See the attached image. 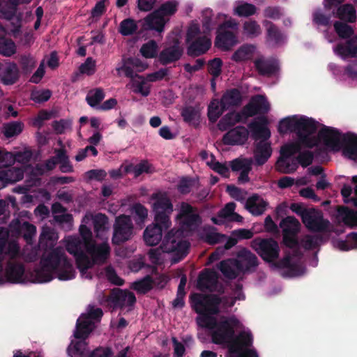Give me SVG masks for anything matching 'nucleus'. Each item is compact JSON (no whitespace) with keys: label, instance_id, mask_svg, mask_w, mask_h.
<instances>
[{"label":"nucleus","instance_id":"1","mask_svg":"<svg viewBox=\"0 0 357 357\" xmlns=\"http://www.w3.org/2000/svg\"><path fill=\"white\" fill-rule=\"evenodd\" d=\"M40 264V268L36 271V278L39 282H50L54 274L59 280H71L75 276L73 264L61 247H56L43 254Z\"/></svg>","mask_w":357,"mask_h":357},{"label":"nucleus","instance_id":"2","mask_svg":"<svg viewBox=\"0 0 357 357\" xmlns=\"http://www.w3.org/2000/svg\"><path fill=\"white\" fill-rule=\"evenodd\" d=\"M240 324L239 320L235 317H229L217 322L215 328L211 332V340L215 344L225 345L227 353L236 351V345L248 340L246 334L248 331H242L235 334V330Z\"/></svg>","mask_w":357,"mask_h":357},{"label":"nucleus","instance_id":"3","mask_svg":"<svg viewBox=\"0 0 357 357\" xmlns=\"http://www.w3.org/2000/svg\"><path fill=\"white\" fill-rule=\"evenodd\" d=\"M111 253V248L107 242L96 243L95 241L89 244L84 250L73 255L75 259L77 268L80 273L86 278L91 279V273L88 270L95 265H102L107 263Z\"/></svg>","mask_w":357,"mask_h":357},{"label":"nucleus","instance_id":"4","mask_svg":"<svg viewBox=\"0 0 357 357\" xmlns=\"http://www.w3.org/2000/svg\"><path fill=\"white\" fill-rule=\"evenodd\" d=\"M178 8V2L176 0H168L162 3L139 21L142 31H155L159 33L163 32L166 24L177 12Z\"/></svg>","mask_w":357,"mask_h":357},{"label":"nucleus","instance_id":"5","mask_svg":"<svg viewBox=\"0 0 357 357\" xmlns=\"http://www.w3.org/2000/svg\"><path fill=\"white\" fill-rule=\"evenodd\" d=\"M319 123L312 118L296 115L282 119L279 122L278 132L285 134L288 132H296L298 137L301 135H311L318 128Z\"/></svg>","mask_w":357,"mask_h":357},{"label":"nucleus","instance_id":"6","mask_svg":"<svg viewBox=\"0 0 357 357\" xmlns=\"http://www.w3.org/2000/svg\"><path fill=\"white\" fill-rule=\"evenodd\" d=\"M181 233L174 229L169 230L164 236L160 248L163 252L173 253L172 263L176 264L186 257L190 243L181 236Z\"/></svg>","mask_w":357,"mask_h":357},{"label":"nucleus","instance_id":"7","mask_svg":"<svg viewBox=\"0 0 357 357\" xmlns=\"http://www.w3.org/2000/svg\"><path fill=\"white\" fill-rule=\"evenodd\" d=\"M154 221L161 222L165 226H171L170 215L174 211V206L167 192L158 191L151 195Z\"/></svg>","mask_w":357,"mask_h":357},{"label":"nucleus","instance_id":"8","mask_svg":"<svg viewBox=\"0 0 357 357\" xmlns=\"http://www.w3.org/2000/svg\"><path fill=\"white\" fill-rule=\"evenodd\" d=\"M191 307L197 314L218 315L222 298L214 294H193L190 296Z\"/></svg>","mask_w":357,"mask_h":357},{"label":"nucleus","instance_id":"9","mask_svg":"<svg viewBox=\"0 0 357 357\" xmlns=\"http://www.w3.org/2000/svg\"><path fill=\"white\" fill-rule=\"evenodd\" d=\"M103 312L100 307L89 306L87 314H82L77 320L74 337L76 339L87 338L94 328L93 321H100Z\"/></svg>","mask_w":357,"mask_h":357},{"label":"nucleus","instance_id":"10","mask_svg":"<svg viewBox=\"0 0 357 357\" xmlns=\"http://www.w3.org/2000/svg\"><path fill=\"white\" fill-rule=\"evenodd\" d=\"M133 235L134 225L131 218L125 214L116 217L113 225L112 244L120 245L130 240Z\"/></svg>","mask_w":357,"mask_h":357},{"label":"nucleus","instance_id":"11","mask_svg":"<svg viewBox=\"0 0 357 357\" xmlns=\"http://www.w3.org/2000/svg\"><path fill=\"white\" fill-rule=\"evenodd\" d=\"M177 219L180 220L183 229L189 231L196 230L202 223V218L197 208L185 202L181 204Z\"/></svg>","mask_w":357,"mask_h":357},{"label":"nucleus","instance_id":"12","mask_svg":"<svg viewBox=\"0 0 357 357\" xmlns=\"http://www.w3.org/2000/svg\"><path fill=\"white\" fill-rule=\"evenodd\" d=\"M280 227L282 230L284 245L289 248L298 246L297 234L301 229L299 221L294 216H287L280 221Z\"/></svg>","mask_w":357,"mask_h":357},{"label":"nucleus","instance_id":"13","mask_svg":"<svg viewBox=\"0 0 357 357\" xmlns=\"http://www.w3.org/2000/svg\"><path fill=\"white\" fill-rule=\"evenodd\" d=\"M253 244L255 250L265 261L272 262L279 257V245L273 238H257Z\"/></svg>","mask_w":357,"mask_h":357},{"label":"nucleus","instance_id":"14","mask_svg":"<svg viewBox=\"0 0 357 357\" xmlns=\"http://www.w3.org/2000/svg\"><path fill=\"white\" fill-rule=\"evenodd\" d=\"M79 236H69L66 239V248L68 253L75 255L79 250H84L86 246L94 242L92 238L91 229L84 225H81L79 229Z\"/></svg>","mask_w":357,"mask_h":357},{"label":"nucleus","instance_id":"15","mask_svg":"<svg viewBox=\"0 0 357 357\" xmlns=\"http://www.w3.org/2000/svg\"><path fill=\"white\" fill-rule=\"evenodd\" d=\"M197 287L201 291L223 292V287L218 281V274L209 268H205L199 273Z\"/></svg>","mask_w":357,"mask_h":357},{"label":"nucleus","instance_id":"16","mask_svg":"<svg viewBox=\"0 0 357 357\" xmlns=\"http://www.w3.org/2000/svg\"><path fill=\"white\" fill-rule=\"evenodd\" d=\"M302 222L308 230L315 232L327 231L331 225L329 220L324 218L321 211L314 208H310V211L305 213Z\"/></svg>","mask_w":357,"mask_h":357},{"label":"nucleus","instance_id":"17","mask_svg":"<svg viewBox=\"0 0 357 357\" xmlns=\"http://www.w3.org/2000/svg\"><path fill=\"white\" fill-rule=\"evenodd\" d=\"M265 27V43L271 48L282 46L287 41L286 34L273 22L264 20L262 22Z\"/></svg>","mask_w":357,"mask_h":357},{"label":"nucleus","instance_id":"18","mask_svg":"<svg viewBox=\"0 0 357 357\" xmlns=\"http://www.w3.org/2000/svg\"><path fill=\"white\" fill-rule=\"evenodd\" d=\"M237 259H233L238 271L246 273L252 271L259 265L257 257L247 248L241 249L236 254Z\"/></svg>","mask_w":357,"mask_h":357},{"label":"nucleus","instance_id":"19","mask_svg":"<svg viewBox=\"0 0 357 357\" xmlns=\"http://www.w3.org/2000/svg\"><path fill=\"white\" fill-rule=\"evenodd\" d=\"M344 135H342L338 129L325 125H322L321 128L318 132V137L323 141L324 144L326 146L337 151L341 148L342 145L344 146L342 141Z\"/></svg>","mask_w":357,"mask_h":357},{"label":"nucleus","instance_id":"20","mask_svg":"<svg viewBox=\"0 0 357 357\" xmlns=\"http://www.w3.org/2000/svg\"><path fill=\"white\" fill-rule=\"evenodd\" d=\"M171 226H165L161 222L154 221L145 229L143 238L146 245L154 246L158 245L162 240L163 232L166 231Z\"/></svg>","mask_w":357,"mask_h":357},{"label":"nucleus","instance_id":"21","mask_svg":"<svg viewBox=\"0 0 357 357\" xmlns=\"http://www.w3.org/2000/svg\"><path fill=\"white\" fill-rule=\"evenodd\" d=\"M249 136L248 129L244 126H236L226 132L222 137V142L225 145H243Z\"/></svg>","mask_w":357,"mask_h":357},{"label":"nucleus","instance_id":"22","mask_svg":"<svg viewBox=\"0 0 357 357\" xmlns=\"http://www.w3.org/2000/svg\"><path fill=\"white\" fill-rule=\"evenodd\" d=\"M215 46L223 51H229L238 43L237 33L230 30L217 29Z\"/></svg>","mask_w":357,"mask_h":357},{"label":"nucleus","instance_id":"23","mask_svg":"<svg viewBox=\"0 0 357 357\" xmlns=\"http://www.w3.org/2000/svg\"><path fill=\"white\" fill-rule=\"evenodd\" d=\"M187 54L190 57H198L207 52L211 47V40L206 36H202L188 44Z\"/></svg>","mask_w":357,"mask_h":357},{"label":"nucleus","instance_id":"24","mask_svg":"<svg viewBox=\"0 0 357 357\" xmlns=\"http://www.w3.org/2000/svg\"><path fill=\"white\" fill-rule=\"evenodd\" d=\"M254 66L258 74L264 77H271L279 71V66L276 61L263 57L256 59L254 61Z\"/></svg>","mask_w":357,"mask_h":357},{"label":"nucleus","instance_id":"25","mask_svg":"<svg viewBox=\"0 0 357 357\" xmlns=\"http://www.w3.org/2000/svg\"><path fill=\"white\" fill-rule=\"evenodd\" d=\"M183 54V48L176 43L163 49L159 54L158 60L162 65L166 66L178 61Z\"/></svg>","mask_w":357,"mask_h":357},{"label":"nucleus","instance_id":"26","mask_svg":"<svg viewBox=\"0 0 357 357\" xmlns=\"http://www.w3.org/2000/svg\"><path fill=\"white\" fill-rule=\"evenodd\" d=\"M19 77V69L15 63H8L0 66V80L4 85L15 84Z\"/></svg>","mask_w":357,"mask_h":357},{"label":"nucleus","instance_id":"27","mask_svg":"<svg viewBox=\"0 0 357 357\" xmlns=\"http://www.w3.org/2000/svg\"><path fill=\"white\" fill-rule=\"evenodd\" d=\"M266 123L267 120L264 116L259 117L257 121L250 123L248 128L250 130L252 138L256 140L268 139L271 137V131L266 126Z\"/></svg>","mask_w":357,"mask_h":357},{"label":"nucleus","instance_id":"28","mask_svg":"<svg viewBox=\"0 0 357 357\" xmlns=\"http://www.w3.org/2000/svg\"><path fill=\"white\" fill-rule=\"evenodd\" d=\"M246 336L248 340L245 342V344L244 343L236 344L235 346L236 351L227 354L226 357H259L257 351L254 349H250L253 344L252 333L248 331Z\"/></svg>","mask_w":357,"mask_h":357},{"label":"nucleus","instance_id":"29","mask_svg":"<svg viewBox=\"0 0 357 357\" xmlns=\"http://www.w3.org/2000/svg\"><path fill=\"white\" fill-rule=\"evenodd\" d=\"M336 54L342 59L357 57V35L349 38L345 43H340L334 47Z\"/></svg>","mask_w":357,"mask_h":357},{"label":"nucleus","instance_id":"30","mask_svg":"<svg viewBox=\"0 0 357 357\" xmlns=\"http://www.w3.org/2000/svg\"><path fill=\"white\" fill-rule=\"evenodd\" d=\"M268 202L261 196L254 194L246 200L245 208L253 215L263 214L266 209Z\"/></svg>","mask_w":357,"mask_h":357},{"label":"nucleus","instance_id":"31","mask_svg":"<svg viewBox=\"0 0 357 357\" xmlns=\"http://www.w3.org/2000/svg\"><path fill=\"white\" fill-rule=\"evenodd\" d=\"M24 271V266L22 264L8 263L6 268L5 276L9 282L20 283L23 282Z\"/></svg>","mask_w":357,"mask_h":357},{"label":"nucleus","instance_id":"32","mask_svg":"<svg viewBox=\"0 0 357 357\" xmlns=\"http://www.w3.org/2000/svg\"><path fill=\"white\" fill-rule=\"evenodd\" d=\"M241 102V93L236 88L227 89L220 99V104L222 105L223 108L227 109L231 107L238 106Z\"/></svg>","mask_w":357,"mask_h":357},{"label":"nucleus","instance_id":"33","mask_svg":"<svg viewBox=\"0 0 357 357\" xmlns=\"http://www.w3.org/2000/svg\"><path fill=\"white\" fill-rule=\"evenodd\" d=\"M275 267L282 269L284 277H294L299 275L300 269L297 264L291 261L290 256H286L275 264Z\"/></svg>","mask_w":357,"mask_h":357},{"label":"nucleus","instance_id":"34","mask_svg":"<svg viewBox=\"0 0 357 357\" xmlns=\"http://www.w3.org/2000/svg\"><path fill=\"white\" fill-rule=\"evenodd\" d=\"M333 15L342 21L350 23L354 22L356 19V9L353 5L349 3L338 6L336 10H333Z\"/></svg>","mask_w":357,"mask_h":357},{"label":"nucleus","instance_id":"35","mask_svg":"<svg viewBox=\"0 0 357 357\" xmlns=\"http://www.w3.org/2000/svg\"><path fill=\"white\" fill-rule=\"evenodd\" d=\"M272 153L271 144L264 142L257 144L255 152V159L257 165L261 166L266 162Z\"/></svg>","mask_w":357,"mask_h":357},{"label":"nucleus","instance_id":"36","mask_svg":"<svg viewBox=\"0 0 357 357\" xmlns=\"http://www.w3.org/2000/svg\"><path fill=\"white\" fill-rule=\"evenodd\" d=\"M242 121H245V120L241 112H230L219 121L218 128L221 131H225L234 126L236 123Z\"/></svg>","mask_w":357,"mask_h":357},{"label":"nucleus","instance_id":"37","mask_svg":"<svg viewBox=\"0 0 357 357\" xmlns=\"http://www.w3.org/2000/svg\"><path fill=\"white\" fill-rule=\"evenodd\" d=\"M337 216L340 218L344 225L351 228L357 226V211L349 209L347 206H340L337 209Z\"/></svg>","mask_w":357,"mask_h":357},{"label":"nucleus","instance_id":"38","mask_svg":"<svg viewBox=\"0 0 357 357\" xmlns=\"http://www.w3.org/2000/svg\"><path fill=\"white\" fill-rule=\"evenodd\" d=\"M344 147L343 152L351 159L357 158V135L347 133L342 138Z\"/></svg>","mask_w":357,"mask_h":357},{"label":"nucleus","instance_id":"39","mask_svg":"<svg viewBox=\"0 0 357 357\" xmlns=\"http://www.w3.org/2000/svg\"><path fill=\"white\" fill-rule=\"evenodd\" d=\"M23 176L24 173L20 169L14 171L11 169L8 171L0 170V189L4 187V183L20 181L23 178Z\"/></svg>","mask_w":357,"mask_h":357},{"label":"nucleus","instance_id":"40","mask_svg":"<svg viewBox=\"0 0 357 357\" xmlns=\"http://www.w3.org/2000/svg\"><path fill=\"white\" fill-rule=\"evenodd\" d=\"M139 60L134 59L133 58L129 57L124 61L123 64L116 70L118 71H123L126 77L130 78L131 82L135 78L142 79V76L139 75L134 72L132 66H138Z\"/></svg>","mask_w":357,"mask_h":357},{"label":"nucleus","instance_id":"41","mask_svg":"<svg viewBox=\"0 0 357 357\" xmlns=\"http://www.w3.org/2000/svg\"><path fill=\"white\" fill-rule=\"evenodd\" d=\"M255 50V47L250 44L241 45L231 56V59L236 62L246 61L250 58Z\"/></svg>","mask_w":357,"mask_h":357},{"label":"nucleus","instance_id":"42","mask_svg":"<svg viewBox=\"0 0 357 357\" xmlns=\"http://www.w3.org/2000/svg\"><path fill=\"white\" fill-rule=\"evenodd\" d=\"M233 259L221 261L218 265V268L222 275L229 280L236 279L241 273L237 269L235 270L236 268L234 265Z\"/></svg>","mask_w":357,"mask_h":357},{"label":"nucleus","instance_id":"43","mask_svg":"<svg viewBox=\"0 0 357 357\" xmlns=\"http://www.w3.org/2000/svg\"><path fill=\"white\" fill-rule=\"evenodd\" d=\"M154 280L149 275L142 279L135 281L132 284L131 287L139 294H146L153 289Z\"/></svg>","mask_w":357,"mask_h":357},{"label":"nucleus","instance_id":"44","mask_svg":"<svg viewBox=\"0 0 357 357\" xmlns=\"http://www.w3.org/2000/svg\"><path fill=\"white\" fill-rule=\"evenodd\" d=\"M137 29L136 21L132 18H126L120 22L119 32L123 36H128L135 33Z\"/></svg>","mask_w":357,"mask_h":357},{"label":"nucleus","instance_id":"45","mask_svg":"<svg viewBox=\"0 0 357 357\" xmlns=\"http://www.w3.org/2000/svg\"><path fill=\"white\" fill-rule=\"evenodd\" d=\"M23 128V123L20 121H12L3 126V133L6 137L11 138L20 135L22 132Z\"/></svg>","mask_w":357,"mask_h":357},{"label":"nucleus","instance_id":"46","mask_svg":"<svg viewBox=\"0 0 357 357\" xmlns=\"http://www.w3.org/2000/svg\"><path fill=\"white\" fill-rule=\"evenodd\" d=\"M108 217L101 213H98L94 216L93 219V229L97 236H99L101 233L108 229Z\"/></svg>","mask_w":357,"mask_h":357},{"label":"nucleus","instance_id":"47","mask_svg":"<svg viewBox=\"0 0 357 357\" xmlns=\"http://www.w3.org/2000/svg\"><path fill=\"white\" fill-rule=\"evenodd\" d=\"M243 29L244 33L251 38L259 36L261 33L260 25L253 20L245 21L243 24Z\"/></svg>","mask_w":357,"mask_h":357},{"label":"nucleus","instance_id":"48","mask_svg":"<svg viewBox=\"0 0 357 357\" xmlns=\"http://www.w3.org/2000/svg\"><path fill=\"white\" fill-rule=\"evenodd\" d=\"M252 163L251 158L241 156L230 161L229 166L232 172H241L248 167H252Z\"/></svg>","mask_w":357,"mask_h":357},{"label":"nucleus","instance_id":"49","mask_svg":"<svg viewBox=\"0 0 357 357\" xmlns=\"http://www.w3.org/2000/svg\"><path fill=\"white\" fill-rule=\"evenodd\" d=\"M323 241L321 235H305L301 241L302 247L306 250L318 248Z\"/></svg>","mask_w":357,"mask_h":357},{"label":"nucleus","instance_id":"50","mask_svg":"<svg viewBox=\"0 0 357 357\" xmlns=\"http://www.w3.org/2000/svg\"><path fill=\"white\" fill-rule=\"evenodd\" d=\"M227 109H225L220 102H216L215 100L211 102L208 107V120L215 123Z\"/></svg>","mask_w":357,"mask_h":357},{"label":"nucleus","instance_id":"51","mask_svg":"<svg viewBox=\"0 0 357 357\" xmlns=\"http://www.w3.org/2000/svg\"><path fill=\"white\" fill-rule=\"evenodd\" d=\"M181 115L184 122L191 124L199 118V110L193 106H185L182 108Z\"/></svg>","mask_w":357,"mask_h":357},{"label":"nucleus","instance_id":"52","mask_svg":"<svg viewBox=\"0 0 357 357\" xmlns=\"http://www.w3.org/2000/svg\"><path fill=\"white\" fill-rule=\"evenodd\" d=\"M105 95L103 89L101 88H96L89 92L86 97V101L91 107H95L102 102L105 98Z\"/></svg>","mask_w":357,"mask_h":357},{"label":"nucleus","instance_id":"53","mask_svg":"<svg viewBox=\"0 0 357 357\" xmlns=\"http://www.w3.org/2000/svg\"><path fill=\"white\" fill-rule=\"evenodd\" d=\"M158 45L155 40H150L142 45L140 48L141 54L146 59H153L157 56Z\"/></svg>","mask_w":357,"mask_h":357},{"label":"nucleus","instance_id":"54","mask_svg":"<svg viewBox=\"0 0 357 357\" xmlns=\"http://www.w3.org/2000/svg\"><path fill=\"white\" fill-rule=\"evenodd\" d=\"M86 339H79L73 345H70L68 347L67 351L70 357H79L84 354L87 348V343Z\"/></svg>","mask_w":357,"mask_h":357},{"label":"nucleus","instance_id":"55","mask_svg":"<svg viewBox=\"0 0 357 357\" xmlns=\"http://www.w3.org/2000/svg\"><path fill=\"white\" fill-rule=\"evenodd\" d=\"M257 7L252 3L243 2L234 8V13L238 17H248L255 15Z\"/></svg>","mask_w":357,"mask_h":357},{"label":"nucleus","instance_id":"56","mask_svg":"<svg viewBox=\"0 0 357 357\" xmlns=\"http://www.w3.org/2000/svg\"><path fill=\"white\" fill-rule=\"evenodd\" d=\"M216 229L212 227L211 230L206 231L202 236V240L207 244L213 245L222 242L227 238V236L215 231Z\"/></svg>","mask_w":357,"mask_h":357},{"label":"nucleus","instance_id":"57","mask_svg":"<svg viewBox=\"0 0 357 357\" xmlns=\"http://www.w3.org/2000/svg\"><path fill=\"white\" fill-rule=\"evenodd\" d=\"M201 317L197 319V323L199 326L211 330V331L217 325V319L213 316L215 314H199Z\"/></svg>","mask_w":357,"mask_h":357},{"label":"nucleus","instance_id":"58","mask_svg":"<svg viewBox=\"0 0 357 357\" xmlns=\"http://www.w3.org/2000/svg\"><path fill=\"white\" fill-rule=\"evenodd\" d=\"M207 165L215 172L219 174L228 176L229 174V167L223 163L215 160V157L213 154H210V160L207 161Z\"/></svg>","mask_w":357,"mask_h":357},{"label":"nucleus","instance_id":"59","mask_svg":"<svg viewBox=\"0 0 357 357\" xmlns=\"http://www.w3.org/2000/svg\"><path fill=\"white\" fill-rule=\"evenodd\" d=\"M250 100L253 102L259 114H265L268 112L270 105L265 96L262 95H257L253 96Z\"/></svg>","mask_w":357,"mask_h":357},{"label":"nucleus","instance_id":"60","mask_svg":"<svg viewBox=\"0 0 357 357\" xmlns=\"http://www.w3.org/2000/svg\"><path fill=\"white\" fill-rule=\"evenodd\" d=\"M287 158H283L281 155L276 162V169L284 174H290L297 169V165L295 162L290 163Z\"/></svg>","mask_w":357,"mask_h":357},{"label":"nucleus","instance_id":"61","mask_svg":"<svg viewBox=\"0 0 357 357\" xmlns=\"http://www.w3.org/2000/svg\"><path fill=\"white\" fill-rule=\"evenodd\" d=\"M334 29L338 36L342 38H349L354 33L352 27L342 22H335Z\"/></svg>","mask_w":357,"mask_h":357},{"label":"nucleus","instance_id":"62","mask_svg":"<svg viewBox=\"0 0 357 357\" xmlns=\"http://www.w3.org/2000/svg\"><path fill=\"white\" fill-rule=\"evenodd\" d=\"M301 146L298 142H292L290 144H284L281 147L280 155L283 158H289L291 155L300 153Z\"/></svg>","mask_w":357,"mask_h":357},{"label":"nucleus","instance_id":"63","mask_svg":"<svg viewBox=\"0 0 357 357\" xmlns=\"http://www.w3.org/2000/svg\"><path fill=\"white\" fill-rule=\"evenodd\" d=\"M222 65L220 58H214L208 62V71L214 78H217L222 73Z\"/></svg>","mask_w":357,"mask_h":357},{"label":"nucleus","instance_id":"64","mask_svg":"<svg viewBox=\"0 0 357 357\" xmlns=\"http://www.w3.org/2000/svg\"><path fill=\"white\" fill-rule=\"evenodd\" d=\"M16 52V46L11 39H3L0 40V54L10 56Z\"/></svg>","mask_w":357,"mask_h":357}]
</instances>
